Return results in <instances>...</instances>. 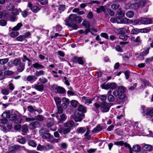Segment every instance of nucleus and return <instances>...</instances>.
Returning a JSON list of instances; mask_svg holds the SVG:
<instances>
[{
    "instance_id": "1",
    "label": "nucleus",
    "mask_w": 153,
    "mask_h": 153,
    "mask_svg": "<svg viewBox=\"0 0 153 153\" xmlns=\"http://www.w3.org/2000/svg\"><path fill=\"white\" fill-rule=\"evenodd\" d=\"M82 21V18L80 16H77L75 14H71L69 16L68 19L66 20V25L71 27L74 29L77 30L78 26L75 22L80 23Z\"/></svg>"
},
{
    "instance_id": "2",
    "label": "nucleus",
    "mask_w": 153,
    "mask_h": 153,
    "mask_svg": "<svg viewBox=\"0 0 153 153\" xmlns=\"http://www.w3.org/2000/svg\"><path fill=\"white\" fill-rule=\"evenodd\" d=\"M125 89L124 87L120 86L118 88V89L113 91V94L114 96L118 97L120 99H124L126 97L125 94H124Z\"/></svg>"
},
{
    "instance_id": "3",
    "label": "nucleus",
    "mask_w": 153,
    "mask_h": 153,
    "mask_svg": "<svg viewBox=\"0 0 153 153\" xmlns=\"http://www.w3.org/2000/svg\"><path fill=\"white\" fill-rule=\"evenodd\" d=\"M132 127L133 128L131 131L132 133L133 134L132 136L139 135L140 134L139 132L142 131V129L141 128V125L136 122L134 123V124H133Z\"/></svg>"
},
{
    "instance_id": "4",
    "label": "nucleus",
    "mask_w": 153,
    "mask_h": 153,
    "mask_svg": "<svg viewBox=\"0 0 153 153\" xmlns=\"http://www.w3.org/2000/svg\"><path fill=\"white\" fill-rule=\"evenodd\" d=\"M23 26L21 23H18L17 25L12 29V31L10 33V35L12 37L14 38L19 35V33L17 31L19 30L20 28Z\"/></svg>"
},
{
    "instance_id": "5",
    "label": "nucleus",
    "mask_w": 153,
    "mask_h": 153,
    "mask_svg": "<svg viewBox=\"0 0 153 153\" xmlns=\"http://www.w3.org/2000/svg\"><path fill=\"white\" fill-rule=\"evenodd\" d=\"M84 117V115L83 114L82 112H79V111H76L74 115L73 116V118L75 121L78 122H81Z\"/></svg>"
},
{
    "instance_id": "6",
    "label": "nucleus",
    "mask_w": 153,
    "mask_h": 153,
    "mask_svg": "<svg viewBox=\"0 0 153 153\" xmlns=\"http://www.w3.org/2000/svg\"><path fill=\"white\" fill-rule=\"evenodd\" d=\"M122 17L118 16L117 17V23L126 24L130 23L132 22L131 20L126 17L122 18Z\"/></svg>"
},
{
    "instance_id": "7",
    "label": "nucleus",
    "mask_w": 153,
    "mask_h": 153,
    "mask_svg": "<svg viewBox=\"0 0 153 153\" xmlns=\"http://www.w3.org/2000/svg\"><path fill=\"white\" fill-rule=\"evenodd\" d=\"M144 116L146 117L148 120H151L153 117V109H146L144 111Z\"/></svg>"
},
{
    "instance_id": "8",
    "label": "nucleus",
    "mask_w": 153,
    "mask_h": 153,
    "mask_svg": "<svg viewBox=\"0 0 153 153\" xmlns=\"http://www.w3.org/2000/svg\"><path fill=\"white\" fill-rule=\"evenodd\" d=\"M140 25H148L153 24L152 19L142 17L140 18Z\"/></svg>"
},
{
    "instance_id": "9",
    "label": "nucleus",
    "mask_w": 153,
    "mask_h": 153,
    "mask_svg": "<svg viewBox=\"0 0 153 153\" xmlns=\"http://www.w3.org/2000/svg\"><path fill=\"white\" fill-rule=\"evenodd\" d=\"M111 104L106 102H103L101 105V110L102 112H108L111 106Z\"/></svg>"
},
{
    "instance_id": "10",
    "label": "nucleus",
    "mask_w": 153,
    "mask_h": 153,
    "mask_svg": "<svg viewBox=\"0 0 153 153\" xmlns=\"http://www.w3.org/2000/svg\"><path fill=\"white\" fill-rule=\"evenodd\" d=\"M72 61L74 63H78L80 65H83L84 64V61L82 58L80 57H78L76 56H74L71 59Z\"/></svg>"
},
{
    "instance_id": "11",
    "label": "nucleus",
    "mask_w": 153,
    "mask_h": 153,
    "mask_svg": "<svg viewBox=\"0 0 153 153\" xmlns=\"http://www.w3.org/2000/svg\"><path fill=\"white\" fill-rule=\"evenodd\" d=\"M128 148L129 149L130 153H133V151L138 152L141 150L140 147L138 145L134 146L132 148H131L130 145L129 147H128Z\"/></svg>"
},
{
    "instance_id": "12",
    "label": "nucleus",
    "mask_w": 153,
    "mask_h": 153,
    "mask_svg": "<svg viewBox=\"0 0 153 153\" xmlns=\"http://www.w3.org/2000/svg\"><path fill=\"white\" fill-rule=\"evenodd\" d=\"M9 119L10 120H14L15 122L16 123H21V120H19L17 118L16 115V114H14L10 115Z\"/></svg>"
},
{
    "instance_id": "13",
    "label": "nucleus",
    "mask_w": 153,
    "mask_h": 153,
    "mask_svg": "<svg viewBox=\"0 0 153 153\" xmlns=\"http://www.w3.org/2000/svg\"><path fill=\"white\" fill-rule=\"evenodd\" d=\"M27 6L29 8H30V9L34 13H37L40 10L39 8L37 6H32V4L30 2L28 3Z\"/></svg>"
},
{
    "instance_id": "14",
    "label": "nucleus",
    "mask_w": 153,
    "mask_h": 153,
    "mask_svg": "<svg viewBox=\"0 0 153 153\" xmlns=\"http://www.w3.org/2000/svg\"><path fill=\"white\" fill-rule=\"evenodd\" d=\"M105 6H101L97 8V12L98 13H100L101 12H104L105 15L108 14L107 11H108V9L105 7Z\"/></svg>"
},
{
    "instance_id": "15",
    "label": "nucleus",
    "mask_w": 153,
    "mask_h": 153,
    "mask_svg": "<svg viewBox=\"0 0 153 153\" xmlns=\"http://www.w3.org/2000/svg\"><path fill=\"white\" fill-rule=\"evenodd\" d=\"M62 101L63 103L62 104V106H63L64 109L66 108L70 103L69 100L66 98L63 97L62 99Z\"/></svg>"
},
{
    "instance_id": "16",
    "label": "nucleus",
    "mask_w": 153,
    "mask_h": 153,
    "mask_svg": "<svg viewBox=\"0 0 153 153\" xmlns=\"http://www.w3.org/2000/svg\"><path fill=\"white\" fill-rule=\"evenodd\" d=\"M114 144L116 146H121L124 145L125 147H127L130 146L129 144L126 143H124L123 141H122L115 142L114 143Z\"/></svg>"
},
{
    "instance_id": "17",
    "label": "nucleus",
    "mask_w": 153,
    "mask_h": 153,
    "mask_svg": "<svg viewBox=\"0 0 153 153\" xmlns=\"http://www.w3.org/2000/svg\"><path fill=\"white\" fill-rule=\"evenodd\" d=\"M39 123L37 121H35L31 123L29 125V127L31 129H33L39 126Z\"/></svg>"
},
{
    "instance_id": "18",
    "label": "nucleus",
    "mask_w": 153,
    "mask_h": 153,
    "mask_svg": "<svg viewBox=\"0 0 153 153\" xmlns=\"http://www.w3.org/2000/svg\"><path fill=\"white\" fill-rule=\"evenodd\" d=\"M42 137L44 139H46L48 141H50L53 139V136L49 133H46L43 135Z\"/></svg>"
},
{
    "instance_id": "19",
    "label": "nucleus",
    "mask_w": 153,
    "mask_h": 153,
    "mask_svg": "<svg viewBox=\"0 0 153 153\" xmlns=\"http://www.w3.org/2000/svg\"><path fill=\"white\" fill-rule=\"evenodd\" d=\"M34 88L36 90L40 91H42L44 90V86L42 84H39V83H38L36 84H35L34 85Z\"/></svg>"
},
{
    "instance_id": "20",
    "label": "nucleus",
    "mask_w": 153,
    "mask_h": 153,
    "mask_svg": "<svg viewBox=\"0 0 153 153\" xmlns=\"http://www.w3.org/2000/svg\"><path fill=\"white\" fill-rule=\"evenodd\" d=\"M81 100L83 102L88 105L91 104V99L88 97H82Z\"/></svg>"
},
{
    "instance_id": "21",
    "label": "nucleus",
    "mask_w": 153,
    "mask_h": 153,
    "mask_svg": "<svg viewBox=\"0 0 153 153\" xmlns=\"http://www.w3.org/2000/svg\"><path fill=\"white\" fill-rule=\"evenodd\" d=\"M74 123L73 121H70L64 124V126L65 127H67L71 128L74 125Z\"/></svg>"
},
{
    "instance_id": "22",
    "label": "nucleus",
    "mask_w": 153,
    "mask_h": 153,
    "mask_svg": "<svg viewBox=\"0 0 153 153\" xmlns=\"http://www.w3.org/2000/svg\"><path fill=\"white\" fill-rule=\"evenodd\" d=\"M33 67L34 68L37 69H41L43 68H45V67L44 66L39 64L37 62H36V63L33 64V65L31 66L32 67Z\"/></svg>"
},
{
    "instance_id": "23",
    "label": "nucleus",
    "mask_w": 153,
    "mask_h": 153,
    "mask_svg": "<svg viewBox=\"0 0 153 153\" xmlns=\"http://www.w3.org/2000/svg\"><path fill=\"white\" fill-rule=\"evenodd\" d=\"M150 48H147L146 50L140 53L139 55L140 57H142L146 56L149 53Z\"/></svg>"
},
{
    "instance_id": "24",
    "label": "nucleus",
    "mask_w": 153,
    "mask_h": 153,
    "mask_svg": "<svg viewBox=\"0 0 153 153\" xmlns=\"http://www.w3.org/2000/svg\"><path fill=\"white\" fill-rule=\"evenodd\" d=\"M67 117L64 114H62L60 116V119L58 121L59 123H62L66 119Z\"/></svg>"
},
{
    "instance_id": "25",
    "label": "nucleus",
    "mask_w": 153,
    "mask_h": 153,
    "mask_svg": "<svg viewBox=\"0 0 153 153\" xmlns=\"http://www.w3.org/2000/svg\"><path fill=\"white\" fill-rule=\"evenodd\" d=\"M56 89L59 93L63 94L66 92V91L63 88L60 86L57 87L56 88Z\"/></svg>"
},
{
    "instance_id": "26",
    "label": "nucleus",
    "mask_w": 153,
    "mask_h": 153,
    "mask_svg": "<svg viewBox=\"0 0 153 153\" xmlns=\"http://www.w3.org/2000/svg\"><path fill=\"white\" fill-rule=\"evenodd\" d=\"M86 131V128L84 127H79L77 129V132L79 134H82Z\"/></svg>"
},
{
    "instance_id": "27",
    "label": "nucleus",
    "mask_w": 153,
    "mask_h": 153,
    "mask_svg": "<svg viewBox=\"0 0 153 153\" xmlns=\"http://www.w3.org/2000/svg\"><path fill=\"white\" fill-rule=\"evenodd\" d=\"M78 111H80V112L85 113L86 111V108L83 105H80L78 108Z\"/></svg>"
},
{
    "instance_id": "28",
    "label": "nucleus",
    "mask_w": 153,
    "mask_h": 153,
    "mask_svg": "<svg viewBox=\"0 0 153 153\" xmlns=\"http://www.w3.org/2000/svg\"><path fill=\"white\" fill-rule=\"evenodd\" d=\"M17 138V141L20 143L24 144L25 143V140L24 138L20 136H19Z\"/></svg>"
},
{
    "instance_id": "29",
    "label": "nucleus",
    "mask_w": 153,
    "mask_h": 153,
    "mask_svg": "<svg viewBox=\"0 0 153 153\" xmlns=\"http://www.w3.org/2000/svg\"><path fill=\"white\" fill-rule=\"evenodd\" d=\"M139 4L137 3H135L131 4L130 6V9H137L139 7Z\"/></svg>"
},
{
    "instance_id": "30",
    "label": "nucleus",
    "mask_w": 153,
    "mask_h": 153,
    "mask_svg": "<svg viewBox=\"0 0 153 153\" xmlns=\"http://www.w3.org/2000/svg\"><path fill=\"white\" fill-rule=\"evenodd\" d=\"M45 74V72L42 70L36 71L34 74V76H38L41 75H43Z\"/></svg>"
},
{
    "instance_id": "31",
    "label": "nucleus",
    "mask_w": 153,
    "mask_h": 153,
    "mask_svg": "<svg viewBox=\"0 0 153 153\" xmlns=\"http://www.w3.org/2000/svg\"><path fill=\"white\" fill-rule=\"evenodd\" d=\"M102 129V126L98 125L93 130L92 132L93 133H97L101 131Z\"/></svg>"
},
{
    "instance_id": "32",
    "label": "nucleus",
    "mask_w": 153,
    "mask_h": 153,
    "mask_svg": "<svg viewBox=\"0 0 153 153\" xmlns=\"http://www.w3.org/2000/svg\"><path fill=\"white\" fill-rule=\"evenodd\" d=\"M36 79V78L35 77V76L29 75L27 78V80L28 81H34Z\"/></svg>"
},
{
    "instance_id": "33",
    "label": "nucleus",
    "mask_w": 153,
    "mask_h": 153,
    "mask_svg": "<svg viewBox=\"0 0 153 153\" xmlns=\"http://www.w3.org/2000/svg\"><path fill=\"white\" fill-rule=\"evenodd\" d=\"M131 40L134 42L140 43L141 42V38L140 36H137L135 39L134 37H131Z\"/></svg>"
},
{
    "instance_id": "34",
    "label": "nucleus",
    "mask_w": 153,
    "mask_h": 153,
    "mask_svg": "<svg viewBox=\"0 0 153 153\" xmlns=\"http://www.w3.org/2000/svg\"><path fill=\"white\" fill-rule=\"evenodd\" d=\"M134 13L132 11H128L126 13V16L128 18H131L134 16Z\"/></svg>"
},
{
    "instance_id": "35",
    "label": "nucleus",
    "mask_w": 153,
    "mask_h": 153,
    "mask_svg": "<svg viewBox=\"0 0 153 153\" xmlns=\"http://www.w3.org/2000/svg\"><path fill=\"white\" fill-rule=\"evenodd\" d=\"M117 14L120 17H124L125 15L124 12L120 9H119L117 11Z\"/></svg>"
},
{
    "instance_id": "36",
    "label": "nucleus",
    "mask_w": 153,
    "mask_h": 153,
    "mask_svg": "<svg viewBox=\"0 0 153 153\" xmlns=\"http://www.w3.org/2000/svg\"><path fill=\"white\" fill-rule=\"evenodd\" d=\"M82 24L86 28H90V27L89 23L87 21L84 20L83 21Z\"/></svg>"
},
{
    "instance_id": "37",
    "label": "nucleus",
    "mask_w": 153,
    "mask_h": 153,
    "mask_svg": "<svg viewBox=\"0 0 153 153\" xmlns=\"http://www.w3.org/2000/svg\"><path fill=\"white\" fill-rule=\"evenodd\" d=\"M10 115V112L9 111H4L2 114V117L5 118H9Z\"/></svg>"
},
{
    "instance_id": "38",
    "label": "nucleus",
    "mask_w": 153,
    "mask_h": 153,
    "mask_svg": "<svg viewBox=\"0 0 153 153\" xmlns=\"http://www.w3.org/2000/svg\"><path fill=\"white\" fill-rule=\"evenodd\" d=\"M48 121V122L47 123V125L48 127H51L54 124V122L53 119H49Z\"/></svg>"
},
{
    "instance_id": "39",
    "label": "nucleus",
    "mask_w": 153,
    "mask_h": 153,
    "mask_svg": "<svg viewBox=\"0 0 153 153\" xmlns=\"http://www.w3.org/2000/svg\"><path fill=\"white\" fill-rule=\"evenodd\" d=\"M143 148L145 150L150 151L152 149V147L150 145L146 144L144 146Z\"/></svg>"
},
{
    "instance_id": "40",
    "label": "nucleus",
    "mask_w": 153,
    "mask_h": 153,
    "mask_svg": "<svg viewBox=\"0 0 153 153\" xmlns=\"http://www.w3.org/2000/svg\"><path fill=\"white\" fill-rule=\"evenodd\" d=\"M2 94L4 95H7L10 93V91L8 88H4L1 90Z\"/></svg>"
},
{
    "instance_id": "41",
    "label": "nucleus",
    "mask_w": 153,
    "mask_h": 153,
    "mask_svg": "<svg viewBox=\"0 0 153 153\" xmlns=\"http://www.w3.org/2000/svg\"><path fill=\"white\" fill-rule=\"evenodd\" d=\"M151 30L150 28H146L140 29V33H146L149 32Z\"/></svg>"
},
{
    "instance_id": "42",
    "label": "nucleus",
    "mask_w": 153,
    "mask_h": 153,
    "mask_svg": "<svg viewBox=\"0 0 153 153\" xmlns=\"http://www.w3.org/2000/svg\"><path fill=\"white\" fill-rule=\"evenodd\" d=\"M57 106H60L61 102V100L58 97H56L54 98Z\"/></svg>"
},
{
    "instance_id": "43",
    "label": "nucleus",
    "mask_w": 153,
    "mask_h": 153,
    "mask_svg": "<svg viewBox=\"0 0 153 153\" xmlns=\"http://www.w3.org/2000/svg\"><path fill=\"white\" fill-rule=\"evenodd\" d=\"M9 61L8 58H4L0 59V64L4 65L6 63Z\"/></svg>"
},
{
    "instance_id": "44",
    "label": "nucleus",
    "mask_w": 153,
    "mask_h": 153,
    "mask_svg": "<svg viewBox=\"0 0 153 153\" xmlns=\"http://www.w3.org/2000/svg\"><path fill=\"white\" fill-rule=\"evenodd\" d=\"M140 33V29L135 28L132 29L131 31V33L133 34H137Z\"/></svg>"
},
{
    "instance_id": "45",
    "label": "nucleus",
    "mask_w": 153,
    "mask_h": 153,
    "mask_svg": "<svg viewBox=\"0 0 153 153\" xmlns=\"http://www.w3.org/2000/svg\"><path fill=\"white\" fill-rule=\"evenodd\" d=\"M120 6L119 4H113L111 5V7L113 10H115L118 9Z\"/></svg>"
},
{
    "instance_id": "46",
    "label": "nucleus",
    "mask_w": 153,
    "mask_h": 153,
    "mask_svg": "<svg viewBox=\"0 0 153 153\" xmlns=\"http://www.w3.org/2000/svg\"><path fill=\"white\" fill-rule=\"evenodd\" d=\"M21 62L19 59H17L14 60L13 62V64L15 65H18L21 64Z\"/></svg>"
},
{
    "instance_id": "47",
    "label": "nucleus",
    "mask_w": 153,
    "mask_h": 153,
    "mask_svg": "<svg viewBox=\"0 0 153 153\" xmlns=\"http://www.w3.org/2000/svg\"><path fill=\"white\" fill-rule=\"evenodd\" d=\"M101 87L102 89H108L110 88L109 83L107 84H103L101 85Z\"/></svg>"
},
{
    "instance_id": "48",
    "label": "nucleus",
    "mask_w": 153,
    "mask_h": 153,
    "mask_svg": "<svg viewBox=\"0 0 153 153\" xmlns=\"http://www.w3.org/2000/svg\"><path fill=\"white\" fill-rule=\"evenodd\" d=\"M110 88L114 90V89L117 87V84L114 82L109 83Z\"/></svg>"
},
{
    "instance_id": "49",
    "label": "nucleus",
    "mask_w": 153,
    "mask_h": 153,
    "mask_svg": "<svg viewBox=\"0 0 153 153\" xmlns=\"http://www.w3.org/2000/svg\"><path fill=\"white\" fill-rule=\"evenodd\" d=\"M21 128L22 131L23 132L26 133L28 130V127L26 126L23 125Z\"/></svg>"
},
{
    "instance_id": "50",
    "label": "nucleus",
    "mask_w": 153,
    "mask_h": 153,
    "mask_svg": "<svg viewBox=\"0 0 153 153\" xmlns=\"http://www.w3.org/2000/svg\"><path fill=\"white\" fill-rule=\"evenodd\" d=\"M16 39L17 41L22 42L25 39V38L24 36L20 35L17 37Z\"/></svg>"
},
{
    "instance_id": "51",
    "label": "nucleus",
    "mask_w": 153,
    "mask_h": 153,
    "mask_svg": "<svg viewBox=\"0 0 153 153\" xmlns=\"http://www.w3.org/2000/svg\"><path fill=\"white\" fill-rule=\"evenodd\" d=\"M28 144L33 147H36V143L33 140L29 141H28Z\"/></svg>"
},
{
    "instance_id": "52",
    "label": "nucleus",
    "mask_w": 153,
    "mask_h": 153,
    "mask_svg": "<svg viewBox=\"0 0 153 153\" xmlns=\"http://www.w3.org/2000/svg\"><path fill=\"white\" fill-rule=\"evenodd\" d=\"M119 38L123 41H126L128 39V36L126 35L121 34L119 36Z\"/></svg>"
},
{
    "instance_id": "53",
    "label": "nucleus",
    "mask_w": 153,
    "mask_h": 153,
    "mask_svg": "<svg viewBox=\"0 0 153 153\" xmlns=\"http://www.w3.org/2000/svg\"><path fill=\"white\" fill-rule=\"evenodd\" d=\"M71 104L72 106L76 107L77 106V102L75 100H72L71 101Z\"/></svg>"
},
{
    "instance_id": "54",
    "label": "nucleus",
    "mask_w": 153,
    "mask_h": 153,
    "mask_svg": "<svg viewBox=\"0 0 153 153\" xmlns=\"http://www.w3.org/2000/svg\"><path fill=\"white\" fill-rule=\"evenodd\" d=\"M57 108L58 109L57 113L59 114L62 113L63 112V108H64L63 107H62V106H57Z\"/></svg>"
},
{
    "instance_id": "55",
    "label": "nucleus",
    "mask_w": 153,
    "mask_h": 153,
    "mask_svg": "<svg viewBox=\"0 0 153 153\" xmlns=\"http://www.w3.org/2000/svg\"><path fill=\"white\" fill-rule=\"evenodd\" d=\"M25 68V65H20L18 67L17 71L18 72H22Z\"/></svg>"
},
{
    "instance_id": "56",
    "label": "nucleus",
    "mask_w": 153,
    "mask_h": 153,
    "mask_svg": "<svg viewBox=\"0 0 153 153\" xmlns=\"http://www.w3.org/2000/svg\"><path fill=\"white\" fill-rule=\"evenodd\" d=\"M39 80L40 82L43 84H45L48 82L47 79L44 77L40 78Z\"/></svg>"
},
{
    "instance_id": "57",
    "label": "nucleus",
    "mask_w": 153,
    "mask_h": 153,
    "mask_svg": "<svg viewBox=\"0 0 153 153\" xmlns=\"http://www.w3.org/2000/svg\"><path fill=\"white\" fill-rule=\"evenodd\" d=\"M36 119L37 120L42 121L44 120L43 117L41 115H39L36 117Z\"/></svg>"
},
{
    "instance_id": "58",
    "label": "nucleus",
    "mask_w": 153,
    "mask_h": 153,
    "mask_svg": "<svg viewBox=\"0 0 153 153\" xmlns=\"http://www.w3.org/2000/svg\"><path fill=\"white\" fill-rule=\"evenodd\" d=\"M114 99V97L113 95H110L108 97V100L110 102H113Z\"/></svg>"
},
{
    "instance_id": "59",
    "label": "nucleus",
    "mask_w": 153,
    "mask_h": 153,
    "mask_svg": "<svg viewBox=\"0 0 153 153\" xmlns=\"http://www.w3.org/2000/svg\"><path fill=\"white\" fill-rule=\"evenodd\" d=\"M65 8V6L64 5H60L58 8L59 10L60 11V12L63 11Z\"/></svg>"
},
{
    "instance_id": "60",
    "label": "nucleus",
    "mask_w": 153,
    "mask_h": 153,
    "mask_svg": "<svg viewBox=\"0 0 153 153\" xmlns=\"http://www.w3.org/2000/svg\"><path fill=\"white\" fill-rule=\"evenodd\" d=\"M12 13L13 14L16 16L19 14V10L16 9H13L12 11Z\"/></svg>"
},
{
    "instance_id": "61",
    "label": "nucleus",
    "mask_w": 153,
    "mask_h": 153,
    "mask_svg": "<svg viewBox=\"0 0 153 153\" xmlns=\"http://www.w3.org/2000/svg\"><path fill=\"white\" fill-rule=\"evenodd\" d=\"M7 24V22L4 20H1L0 21V25L1 26H5Z\"/></svg>"
},
{
    "instance_id": "62",
    "label": "nucleus",
    "mask_w": 153,
    "mask_h": 153,
    "mask_svg": "<svg viewBox=\"0 0 153 153\" xmlns=\"http://www.w3.org/2000/svg\"><path fill=\"white\" fill-rule=\"evenodd\" d=\"M14 7V6L12 4H10L7 7V8L8 10H12Z\"/></svg>"
},
{
    "instance_id": "63",
    "label": "nucleus",
    "mask_w": 153,
    "mask_h": 153,
    "mask_svg": "<svg viewBox=\"0 0 153 153\" xmlns=\"http://www.w3.org/2000/svg\"><path fill=\"white\" fill-rule=\"evenodd\" d=\"M7 121V118L3 117V118L0 120V123L3 124L6 123Z\"/></svg>"
},
{
    "instance_id": "64",
    "label": "nucleus",
    "mask_w": 153,
    "mask_h": 153,
    "mask_svg": "<svg viewBox=\"0 0 153 153\" xmlns=\"http://www.w3.org/2000/svg\"><path fill=\"white\" fill-rule=\"evenodd\" d=\"M13 72L12 71L7 70L4 72V74L7 75H10L13 74Z\"/></svg>"
}]
</instances>
